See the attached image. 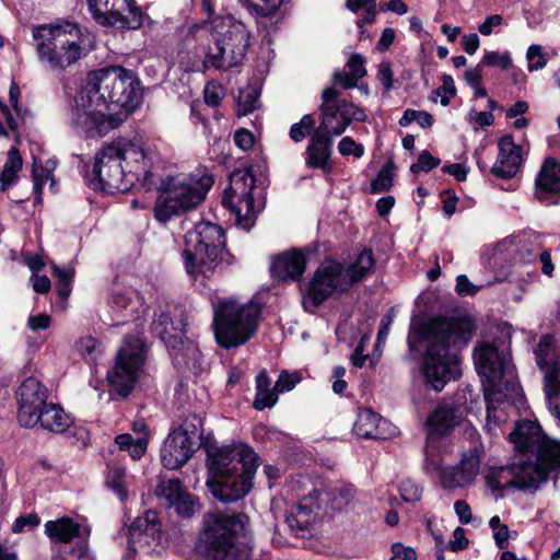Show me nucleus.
<instances>
[{
    "mask_svg": "<svg viewBox=\"0 0 560 560\" xmlns=\"http://www.w3.org/2000/svg\"><path fill=\"white\" fill-rule=\"evenodd\" d=\"M462 471L458 466L443 469L440 474L441 485L445 489H454L463 486L464 483H469V481H465L463 479Z\"/></svg>",
    "mask_w": 560,
    "mask_h": 560,
    "instance_id": "09e8293b",
    "label": "nucleus"
},
{
    "mask_svg": "<svg viewBox=\"0 0 560 560\" xmlns=\"http://www.w3.org/2000/svg\"><path fill=\"white\" fill-rule=\"evenodd\" d=\"M375 266V260L373 257V253L371 249L362 250L354 262L345 270V273L348 277V280H351V285L358 281L364 279L368 273L373 271Z\"/></svg>",
    "mask_w": 560,
    "mask_h": 560,
    "instance_id": "7c9ffc66",
    "label": "nucleus"
},
{
    "mask_svg": "<svg viewBox=\"0 0 560 560\" xmlns=\"http://www.w3.org/2000/svg\"><path fill=\"white\" fill-rule=\"evenodd\" d=\"M212 185L213 177L206 173L171 178L155 202V219L165 223L174 215L195 209L206 198Z\"/></svg>",
    "mask_w": 560,
    "mask_h": 560,
    "instance_id": "1a4fd4ad",
    "label": "nucleus"
},
{
    "mask_svg": "<svg viewBox=\"0 0 560 560\" xmlns=\"http://www.w3.org/2000/svg\"><path fill=\"white\" fill-rule=\"evenodd\" d=\"M350 287L351 280H348L342 265L335 260H327L317 268L310 281L307 292L303 298V305L306 310L315 308L334 292H345Z\"/></svg>",
    "mask_w": 560,
    "mask_h": 560,
    "instance_id": "a211bd4d",
    "label": "nucleus"
},
{
    "mask_svg": "<svg viewBox=\"0 0 560 560\" xmlns=\"http://www.w3.org/2000/svg\"><path fill=\"white\" fill-rule=\"evenodd\" d=\"M462 471L463 479L471 482L479 472L480 452L477 447H472L465 453L457 465Z\"/></svg>",
    "mask_w": 560,
    "mask_h": 560,
    "instance_id": "c9c22d12",
    "label": "nucleus"
},
{
    "mask_svg": "<svg viewBox=\"0 0 560 560\" xmlns=\"http://www.w3.org/2000/svg\"><path fill=\"white\" fill-rule=\"evenodd\" d=\"M476 370L481 378L485 400L487 404L486 420H497L493 413L495 402L516 395L518 383L511 354L495 343L480 342L474 350Z\"/></svg>",
    "mask_w": 560,
    "mask_h": 560,
    "instance_id": "39448f33",
    "label": "nucleus"
},
{
    "mask_svg": "<svg viewBox=\"0 0 560 560\" xmlns=\"http://www.w3.org/2000/svg\"><path fill=\"white\" fill-rule=\"evenodd\" d=\"M499 154L491 172L500 178H511L516 175L522 164V148L517 145L511 136L500 139Z\"/></svg>",
    "mask_w": 560,
    "mask_h": 560,
    "instance_id": "393cba45",
    "label": "nucleus"
},
{
    "mask_svg": "<svg viewBox=\"0 0 560 560\" xmlns=\"http://www.w3.org/2000/svg\"><path fill=\"white\" fill-rule=\"evenodd\" d=\"M154 332L163 341L164 336L178 337L184 331L173 326V322L168 314L161 313L152 323Z\"/></svg>",
    "mask_w": 560,
    "mask_h": 560,
    "instance_id": "c03bdc74",
    "label": "nucleus"
},
{
    "mask_svg": "<svg viewBox=\"0 0 560 560\" xmlns=\"http://www.w3.org/2000/svg\"><path fill=\"white\" fill-rule=\"evenodd\" d=\"M245 513H207L195 542V553L202 560H246Z\"/></svg>",
    "mask_w": 560,
    "mask_h": 560,
    "instance_id": "20e7f679",
    "label": "nucleus"
},
{
    "mask_svg": "<svg viewBox=\"0 0 560 560\" xmlns=\"http://www.w3.org/2000/svg\"><path fill=\"white\" fill-rule=\"evenodd\" d=\"M526 57L528 59L529 71L542 69L547 63V60L541 52V46L539 45L529 46Z\"/></svg>",
    "mask_w": 560,
    "mask_h": 560,
    "instance_id": "6e6d98bb",
    "label": "nucleus"
},
{
    "mask_svg": "<svg viewBox=\"0 0 560 560\" xmlns=\"http://www.w3.org/2000/svg\"><path fill=\"white\" fill-rule=\"evenodd\" d=\"M545 380H546L545 392H546V397H547V399L549 401L550 413H551V416L553 418L560 420V405L557 402V399H558V395H557V392H558V388H557L558 378H557L556 371L555 370H548L546 372Z\"/></svg>",
    "mask_w": 560,
    "mask_h": 560,
    "instance_id": "ea45409f",
    "label": "nucleus"
},
{
    "mask_svg": "<svg viewBox=\"0 0 560 560\" xmlns=\"http://www.w3.org/2000/svg\"><path fill=\"white\" fill-rule=\"evenodd\" d=\"M183 482L179 478H172L168 480H160L156 488L155 494L159 498L165 499L167 506H171L178 498L185 493Z\"/></svg>",
    "mask_w": 560,
    "mask_h": 560,
    "instance_id": "f704fd0d",
    "label": "nucleus"
},
{
    "mask_svg": "<svg viewBox=\"0 0 560 560\" xmlns=\"http://www.w3.org/2000/svg\"><path fill=\"white\" fill-rule=\"evenodd\" d=\"M440 159L434 158L429 151L424 150L420 153L418 162L410 166L413 174L420 172H430L440 164Z\"/></svg>",
    "mask_w": 560,
    "mask_h": 560,
    "instance_id": "8fccbe9b",
    "label": "nucleus"
},
{
    "mask_svg": "<svg viewBox=\"0 0 560 560\" xmlns=\"http://www.w3.org/2000/svg\"><path fill=\"white\" fill-rule=\"evenodd\" d=\"M548 434L542 430L540 422H515L513 431L509 434V441L513 444L517 454H535L539 443L545 441Z\"/></svg>",
    "mask_w": 560,
    "mask_h": 560,
    "instance_id": "b1692460",
    "label": "nucleus"
},
{
    "mask_svg": "<svg viewBox=\"0 0 560 560\" xmlns=\"http://www.w3.org/2000/svg\"><path fill=\"white\" fill-rule=\"evenodd\" d=\"M278 394L279 393L276 392L275 387L272 389L256 392L253 407L256 410H264L266 408L273 407L278 401Z\"/></svg>",
    "mask_w": 560,
    "mask_h": 560,
    "instance_id": "3c124183",
    "label": "nucleus"
},
{
    "mask_svg": "<svg viewBox=\"0 0 560 560\" xmlns=\"http://www.w3.org/2000/svg\"><path fill=\"white\" fill-rule=\"evenodd\" d=\"M93 19L104 26L138 30L143 25L144 14L133 0H88Z\"/></svg>",
    "mask_w": 560,
    "mask_h": 560,
    "instance_id": "6ab92c4d",
    "label": "nucleus"
},
{
    "mask_svg": "<svg viewBox=\"0 0 560 560\" xmlns=\"http://www.w3.org/2000/svg\"><path fill=\"white\" fill-rule=\"evenodd\" d=\"M22 158L16 148H11L8 152L7 161L0 174L1 189H7L8 186L13 184L16 179V174L22 168Z\"/></svg>",
    "mask_w": 560,
    "mask_h": 560,
    "instance_id": "72a5a7b5",
    "label": "nucleus"
},
{
    "mask_svg": "<svg viewBox=\"0 0 560 560\" xmlns=\"http://www.w3.org/2000/svg\"><path fill=\"white\" fill-rule=\"evenodd\" d=\"M32 35L39 60L52 69H66L82 56L77 24H42L33 27Z\"/></svg>",
    "mask_w": 560,
    "mask_h": 560,
    "instance_id": "0eeeda50",
    "label": "nucleus"
},
{
    "mask_svg": "<svg viewBox=\"0 0 560 560\" xmlns=\"http://www.w3.org/2000/svg\"><path fill=\"white\" fill-rule=\"evenodd\" d=\"M454 511L458 516V521L463 525H467L472 521V512L469 504L465 500H457L454 503Z\"/></svg>",
    "mask_w": 560,
    "mask_h": 560,
    "instance_id": "338daca9",
    "label": "nucleus"
},
{
    "mask_svg": "<svg viewBox=\"0 0 560 560\" xmlns=\"http://www.w3.org/2000/svg\"><path fill=\"white\" fill-rule=\"evenodd\" d=\"M39 523H40V518L36 513L21 515L14 521V523L12 525V532L21 533L24 530L25 527L34 528V527L38 526Z\"/></svg>",
    "mask_w": 560,
    "mask_h": 560,
    "instance_id": "680f3d73",
    "label": "nucleus"
},
{
    "mask_svg": "<svg viewBox=\"0 0 560 560\" xmlns=\"http://www.w3.org/2000/svg\"><path fill=\"white\" fill-rule=\"evenodd\" d=\"M462 422H423L424 430L427 433V443H425V463L431 464L429 459V448H435L438 444L445 438L452 434L456 425H459Z\"/></svg>",
    "mask_w": 560,
    "mask_h": 560,
    "instance_id": "c756f323",
    "label": "nucleus"
},
{
    "mask_svg": "<svg viewBox=\"0 0 560 560\" xmlns=\"http://www.w3.org/2000/svg\"><path fill=\"white\" fill-rule=\"evenodd\" d=\"M20 427L34 430L37 435L39 431L57 433L70 444L82 447L90 442V431L78 422H20Z\"/></svg>",
    "mask_w": 560,
    "mask_h": 560,
    "instance_id": "5701e85b",
    "label": "nucleus"
},
{
    "mask_svg": "<svg viewBox=\"0 0 560 560\" xmlns=\"http://www.w3.org/2000/svg\"><path fill=\"white\" fill-rule=\"evenodd\" d=\"M258 92L254 89L241 90L237 96V115L246 116L258 106Z\"/></svg>",
    "mask_w": 560,
    "mask_h": 560,
    "instance_id": "79ce46f5",
    "label": "nucleus"
},
{
    "mask_svg": "<svg viewBox=\"0 0 560 560\" xmlns=\"http://www.w3.org/2000/svg\"><path fill=\"white\" fill-rule=\"evenodd\" d=\"M47 390L35 377H27L18 390L19 415L35 420H62L67 417L58 404H47Z\"/></svg>",
    "mask_w": 560,
    "mask_h": 560,
    "instance_id": "aec40b11",
    "label": "nucleus"
},
{
    "mask_svg": "<svg viewBox=\"0 0 560 560\" xmlns=\"http://www.w3.org/2000/svg\"><path fill=\"white\" fill-rule=\"evenodd\" d=\"M377 79L385 91H389L393 88L394 72L389 62L384 61L378 65Z\"/></svg>",
    "mask_w": 560,
    "mask_h": 560,
    "instance_id": "0e129e2a",
    "label": "nucleus"
},
{
    "mask_svg": "<svg viewBox=\"0 0 560 560\" xmlns=\"http://www.w3.org/2000/svg\"><path fill=\"white\" fill-rule=\"evenodd\" d=\"M260 310L256 304L223 300L214 306L213 328L218 345L237 348L250 340L258 328Z\"/></svg>",
    "mask_w": 560,
    "mask_h": 560,
    "instance_id": "6e6552de",
    "label": "nucleus"
},
{
    "mask_svg": "<svg viewBox=\"0 0 560 560\" xmlns=\"http://www.w3.org/2000/svg\"><path fill=\"white\" fill-rule=\"evenodd\" d=\"M306 260L301 252H284L272 259L271 275L279 280H299L305 270Z\"/></svg>",
    "mask_w": 560,
    "mask_h": 560,
    "instance_id": "bb28decb",
    "label": "nucleus"
},
{
    "mask_svg": "<svg viewBox=\"0 0 560 560\" xmlns=\"http://www.w3.org/2000/svg\"><path fill=\"white\" fill-rule=\"evenodd\" d=\"M119 156L128 175V178L139 180L150 175L151 161L142 142L136 139L119 138L115 140Z\"/></svg>",
    "mask_w": 560,
    "mask_h": 560,
    "instance_id": "412c9836",
    "label": "nucleus"
},
{
    "mask_svg": "<svg viewBox=\"0 0 560 560\" xmlns=\"http://www.w3.org/2000/svg\"><path fill=\"white\" fill-rule=\"evenodd\" d=\"M459 409L452 401H440L427 420H455L459 418Z\"/></svg>",
    "mask_w": 560,
    "mask_h": 560,
    "instance_id": "49530a36",
    "label": "nucleus"
},
{
    "mask_svg": "<svg viewBox=\"0 0 560 560\" xmlns=\"http://www.w3.org/2000/svg\"><path fill=\"white\" fill-rule=\"evenodd\" d=\"M163 342L170 351L175 366L195 374L201 371V353L198 346L184 337L164 336Z\"/></svg>",
    "mask_w": 560,
    "mask_h": 560,
    "instance_id": "4be33fe9",
    "label": "nucleus"
},
{
    "mask_svg": "<svg viewBox=\"0 0 560 560\" xmlns=\"http://www.w3.org/2000/svg\"><path fill=\"white\" fill-rule=\"evenodd\" d=\"M319 118L315 131L332 138L342 135L352 121H365L368 115L363 108L340 98V92L334 86H327L322 92Z\"/></svg>",
    "mask_w": 560,
    "mask_h": 560,
    "instance_id": "ddd939ff",
    "label": "nucleus"
},
{
    "mask_svg": "<svg viewBox=\"0 0 560 560\" xmlns=\"http://www.w3.org/2000/svg\"><path fill=\"white\" fill-rule=\"evenodd\" d=\"M393 185V174L387 167H383L377 177L372 182V192H382L388 190Z\"/></svg>",
    "mask_w": 560,
    "mask_h": 560,
    "instance_id": "13d9d810",
    "label": "nucleus"
},
{
    "mask_svg": "<svg viewBox=\"0 0 560 560\" xmlns=\"http://www.w3.org/2000/svg\"><path fill=\"white\" fill-rule=\"evenodd\" d=\"M390 549L393 556L389 560H417L415 549L406 547L401 542H394Z\"/></svg>",
    "mask_w": 560,
    "mask_h": 560,
    "instance_id": "e2e57ef3",
    "label": "nucleus"
},
{
    "mask_svg": "<svg viewBox=\"0 0 560 560\" xmlns=\"http://www.w3.org/2000/svg\"><path fill=\"white\" fill-rule=\"evenodd\" d=\"M139 79L121 67L88 74L70 108L73 129L88 138L104 137L117 129L141 104Z\"/></svg>",
    "mask_w": 560,
    "mask_h": 560,
    "instance_id": "f257e3e1",
    "label": "nucleus"
},
{
    "mask_svg": "<svg viewBox=\"0 0 560 560\" xmlns=\"http://www.w3.org/2000/svg\"><path fill=\"white\" fill-rule=\"evenodd\" d=\"M357 489L353 485L334 487L330 492V506L335 511H342L353 500Z\"/></svg>",
    "mask_w": 560,
    "mask_h": 560,
    "instance_id": "e433bc0d",
    "label": "nucleus"
},
{
    "mask_svg": "<svg viewBox=\"0 0 560 560\" xmlns=\"http://www.w3.org/2000/svg\"><path fill=\"white\" fill-rule=\"evenodd\" d=\"M480 287L472 284L467 276L459 275L456 278L455 290L459 295H472L478 292Z\"/></svg>",
    "mask_w": 560,
    "mask_h": 560,
    "instance_id": "774afa93",
    "label": "nucleus"
},
{
    "mask_svg": "<svg viewBox=\"0 0 560 560\" xmlns=\"http://www.w3.org/2000/svg\"><path fill=\"white\" fill-rule=\"evenodd\" d=\"M553 349L555 338L550 335L542 336L535 349L536 363L541 370H547Z\"/></svg>",
    "mask_w": 560,
    "mask_h": 560,
    "instance_id": "37998d69",
    "label": "nucleus"
},
{
    "mask_svg": "<svg viewBox=\"0 0 560 560\" xmlns=\"http://www.w3.org/2000/svg\"><path fill=\"white\" fill-rule=\"evenodd\" d=\"M224 231L210 222H200L185 235L183 255L187 272L195 278L209 279L224 261Z\"/></svg>",
    "mask_w": 560,
    "mask_h": 560,
    "instance_id": "423d86ee",
    "label": "nucleus"
},
{
    "mask_svg": "<svg viewBox=\"0 0 560 560\" xmlns=\"http://www.w3.org/2000/svg\"><path fill=\"white\" fill-rule=\"evenodd\" d=\"M126 469L124 467H114L109 470L106 478L107 487L119 498L124 503L128 500V491L125 487Z\"/></svg>",
    "mask_w": 560,
    "mask_h": 560,
    "instance_id": "58836bf2",
    "label": "nucleus"
},
{
    "mask_svg": "<svg viewBox=\"0 0 560 560\" xmlns=\"http://www.w3.org/2000/svg\"><path fill=\"white\" fill-rule=\"evenodd\" d=\"M363 424L373 429V431H365L361 427H357L358 432L366 440H389L400 433L394 422H363Z\"/></svg>",
    "mask_w": 560,
    "mask_h": 560,
    "instance_id": "473e14b6",
    "label": "nucleus"
},
{
    "mask_svg": "<svg viewBox=\"0 0 560 560\" xmlns=\"http://www.w3.org/2000/svg\"><path fill=\"white\" fill-rule=\"evenodd\" d=\"M203 422H180L164 441L161 448V462L166 469L183 467L206 443L202 442Z\"/></svg>",
    "mask_w": 560,
    "mask_h": 560,
    "instance_id": "2eb2a0df",
    "label": "nucleus"
},
{
    "mask_svg": "<svg viewBox=\"0 0 560 560\" xmlns=\"http://www.w3.org/2000/svg\"><path fill=\"white\" fill-rule=\"evenodd\" d=\"M535 196L544 200L550 195L560 194V163L553 158H547L535 182Z\"/></svg>",
    "mask_w": 560,
    "mask_h": 560,
    "instance_id": "cd10ccee",
    "label": "nucleus"
},
{
    "mask_svg": "<svg viewBox=\"0 0 560 560\" xmlns=\"http://www.w3.org/2000/svg\"><path fill=\"white\" fill-rule=\"evenodd\" d=\"M317 512L312 502L306 498L296 504L291 505L285 511V523L290 530L298 537H305L311 532Z\"/></svg>",
    "mask_w": 560,
    "mask_h": 560,
    "instance_id": "a878e982",
    "label": "nucleus"
},
{
    "mask_svg": "<svg viewBox=\"0 0 560 560\" xmlns=\"http://www.w3.org/2000/svg\"><path fill=\"white\" fill-rule=\"evenodd\" d=\"M349 73L357 80H360L366 75V69L364 67V58L360 54H352L347 62Z\"/></svg>",
    "mask_w": 560,
    "mask_h": 560,
    "instance_id": "bf43d9fd",
    "label": "nucleus"
},
{
    "mask_svg": "<svg viewBox=\"0 0 560 560\" xmlns=\"http://www.w3.org/2000/svg\"><path fill=\"white\" fill-rule=\"evenodd\" d=\"M234 142L240 149L248 151L254 147L255 138L250 131L240 129L234 133Z\"/></svg>",
    "mask_w": 560,
    "mask_h": 560,
    "instance_id": "69168bd1",
    "label": "nucleus"
},
{
    "mask_svg": "<svg viewBox=\"0 0 560 560\" xmlns=\"http://www.w3.org/2000/svg\"><path fill=\"white\" fill-rule=\"evenodd\" d=\"M474 325L466 318L435 316L410 328L408 346L412 351L423 350V377L434 390L460 376L458 352L472 337Z\"/></svg>",
    "mask_w": 560,
    "mask_h": 560,
    "instance_id": "f03ea898",
    "label": "nucleus"
},
{
    "mask_svg": "<svg viewBox=\"0 0 560 560\" xmlns=\"http://www.w3.org/2000/svg\"><path fill=\"white\" fill-rule=\"evenodd\" d=\"M398 491L405 502L415 503L421 500L423 488L417 481L408 478L400 482Z\"/></svg>",
    "mask_w": 560,
    "mask_h": 560,
    "instance_id": "a18cd8bd",
    "label": "nucleus"
},
{
    "mask_svg": "<svg viewBox=\"0 0 560 560\" xmlns=\"http://www.w3.org/2000/svg\"><path fill=\"white\" fill-rule=\"evenodd\" d=\"M481 63L506 70L512 65V60L508 52L500 54L498 51H489L483 56Z\"/></svg>",
    "mask_w": 560,
    "mask_h": 560,
    "instance_id": "864d4df0",
    "label": "nucleus"
},
{
    "mask_svg": "<svg viewBox=\"0 0 560 560\" xmlns=\"http://www.w3.org/2000/svg\"><path fill=\"white\" fill-rule=\"evenodd\" d=\"M300 381L301 375L299 372L289 373L287 371H282L275 384V389L278 393L289 392L293 389Z\"/></svg>",
    "mask_w": 560,
    "mask_h": 560,
    "instance_id": "603ef678",
    "label": "nucleus"
},
{
    "mask_svg": "<svg viewBox=\"0 0 560 560\" xmlns=\"http://www.w3.org/2000/svg\"><path fill=\"white\" fill-rule=\"evenodd\" d=\"M435 94L442 95L441 104L443 106H447L450 104V97H453L456 94L455 83L451 75L443 74L442 85L435 91Z\"/></svg>",
    "mask_w": 560,
    "mask_h": 560,
    "instance_id": "5fc2aeb1",
    "label": "nucleus"
},
{
    "mask_svg": "<svg viewBox=\"0 0 560 560\" xmlns=\"http://www.w3.org/2000/svg\"><path fill=\"white\" fill-rule=\"evenodd\" d=\"M170 508L182 518H189L199 510L200 503L196 495L185 491Z\"/></svg>",
    "mask_w": 560,
    "mask_h": 560,
    "instance_id": "4c0bfd02",
    "label": "nucleus"
},
{
    "mask_svg": "<svg viewBox=\"0 0 560 560\" xmlns=\"http://www.w3.org/2000/svg\"><path fill=\"white\" fill-rule=\"evenodd\" d=\"M161 523L158 514L153 511H147L143 516H138L129 526V535L133 538L138 535H147L153 537L160 530Z\"/></svg>",
    "mask_w": 560,
    "mask_h": 560,
    "instance_id": "2f4dec72",
    "label": "nucleus"
},
{
    "mask_svg": "<svg viewBox=\"0 0 560 560\" xmlns=\"http://www.w3.org/2000/svg\"><path fill=\"white\" fill-rule=\"evenodd\" d=\"M249 46V31L243 22L224 19L217 26L214 46L209 47L203 66L226 71L238 66Z\"/></svg>",
    "mask_w": 560,
    "mask_h": 560,
    "instance_id": "9b49d317",
    "label": "nucleus"
},
{
    "mask_svg": "<svg viewBox=\"0 0 560 560\" xmlns=\"http://www.w3.org/2000/svg\"><path fill=\"white\" fill-rule=\"evenodd\" d=\"M338 150L341 155H354L361 158L364 154V147L357 143L351 137H343L338 143Z\"/></svg>",
    "mask_w": 560,
    "mask_h": 560,
    "instance_id": "4d7b16f0",
    "label": "nucleus"
},
{
    "mask_svg": "<svg viewBox=\"0 0 560 560\" xmlns=\"http://www.w3.org/2000/svg\"><path fill=\"white\" fill-rule=\"evenodd\" d=\"M255 177L250 170H236L230 175V186L222 197L223 206L235 215V222L249 231L255 224L259 209L255 207L253 189Z\"/></svg>",
    "mask_w": 560,
    "mask_h": 560,
    "instance_id": "4468645a",
    "label": "nucleus"
},
{
    "mask_svg": "<svg viewBox=\"0 0 560 560\" xmlns=\"http://www.w3.org/2000/svg\"><path fill=\"white\" fill-rule=\"evenodd\" d=\"M207 481L211 495L223 504L243 500L254 487L260 457L243 442L226 445L205 444Z\"/></svg>",
    "mask_w": 560,
    "mask_h": 560,
    "instance_id": "7ed1b4c3",
    "label": "nucleus"
},
{
    "mask_svg": "<svg viewBox=\"0 0 560 560\" xmlns=\"http://www.w3.org/2000/svg\"><path fill=\"white\" fill-rule=\"evenodd\" d=\"M147 346L135 336L126 337L116 354L115 364L107 373L110 390L120 397H127L143 373L147 361Z\"/></svg>",
    "mask_w": 560,
    "mask_h": 560,
    "instance_id": "f8f14e48",
    "label": "nucleus"
},
{
    "mask_svg": "<svg viewBox=\"0 0 560 560\" xmlns=\"http://www.w3.org/2000/svg\"><path fill=\"white\" fill-rule=\"evenodd\" d=\"M45 534L51 542L63 545L59 547L51 560H95L89 549L86 539H81L74 546H69L74 538L81 537V525L71 517L62 516L54 521H47Z\"/></svg>",
    "mask_w": 560,
    "mask_h": 560,
    "instance_id": "f3484780",
    "label": "nucleus"
},
{
    "mask_svg": "<svg viewBox=\"0 0 560 560\" xmlns=\"http://www.w3.org/2000/svg\"><path fill=\"white\" fill-rule=\"evenodd\" d=\"M315 129V118L311 114L304 115L299 122L291 126L289 136L292 141L301 142Z\"/></svg>",
    "mask_w": 560,
    "mask_h": 560,
    "instance_id": "a19ab883",
    "label": "nucleus"
},
{
    "mask_svg": "<svg viewBox=\"0 0 560 560\" xmlns=\"http://www.w3.org/2000/svg\"><path fill=\"white\" fill-rule=\"evenodd\" d=\"M331 147V137H328L314 130V132L311 135V140L305 152L306 165L310 168H319L326 171L329 167Z\"/></svg>",
    "mask_w": 560,
    "mask_h": 560,
    "instance_id": "c85d7f7f",
    "label": "nucleus"
},
{
    "mask_svg": "<svg viewBox=\"0 0 560 560\" xmlns=\"http://www.w3.org/2000/svg\"><path fill=\"white\" fill-rule=\"evenodd\" d=\"M511 471L513 478L509 486H516L521 491L538 490L539 485L546 483L551 475L556 483L560 478V440L548 435L539 443L535 460H520L512 465Z\"/></svg>",
    "mask_w": 560,
    "mask_h": 560,
    "instance_id": "9d476101",
    "label": "nucleus"
},
{
    "mask_svg": "<svg viewBox=\"0 0 560 560\" xmlns=\"http://www.w3.org/2000/svg\"><path fill=\"white\" fill-rule=\"evenodd\" d=\"M119 152L114 140L103 145L96 153L92 170L94 175L92 185L94 189L114 192L116 190H126L132 185V178H128Z\"/></svg>",
    "mask_w": 560,
    "mask_h": 560,
    "instance_id": "dca6fc26",
    "label": "nucleus"
},
{
    "mask_svg": "<svg viewBox=\"0 0 560 560\" xmlns=\"http://www.w3.org/2000/svg\"><path fill=\"white\" fill-rule=\"evenodd\" d=\"M32 178H33V188L37 198L40 197L43 185L46 180H52V171L44 167L42 164H38L36 160H34L32 167Z\"/></svg>",
    "mask_w": 560,
    "mask_h": 560,
    "instance_id": "de8ad7c7",
    "label": "nucleus"
},
{
    "mask_svg": "<svg viewBox=\"0 0 560 560\" xmlns=\"http://www.w3.org/2000/svg\"><path fill=\"white\" fill-rule=\"evenodd\" d=\"M454 539L447 542L446 549L453 552L465 550L469 545V539L465 535L463 527H456L453 532Z\"/></svg>",
    "mask_w": 560,
    "mask_h": 560,
    "instance_id": "052dcab7",
    "label": "nucleus"
}]
</instances>
